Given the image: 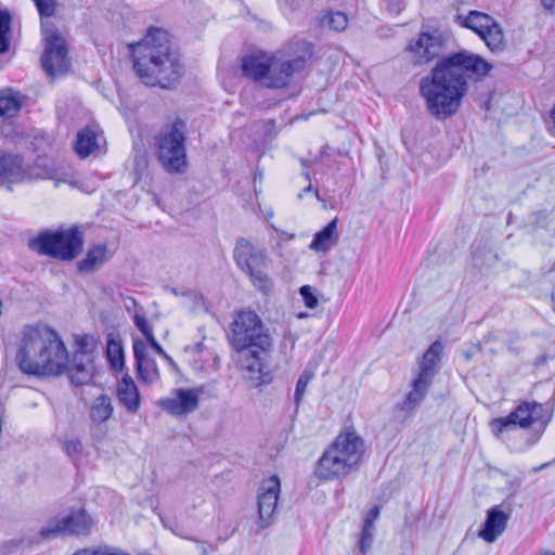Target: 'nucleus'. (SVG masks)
<instances>
[{
  "instance_id": "55",
  "label": "nucleus",
  "mask_w": 555,
  "mask_h": 555,
  "mask_svg": "<svg viewBox=\"0 0 555 555\" xmlns=\"http://www.w3.org/2000/svg\"><path fill=\"white\" fill-rule=\"evenodd\" d=\"M546 361V357H540L535 360V365H541L542 363H544Z\"/></svg>"
},
{
  "instance_id": "51",
  "label": "nucleus",
  "mask_w": 555,
  "mask_h": 555,
  "mask_svg": "<svg viewBox=\"0 0 555 555\" xmlns=\"http://www.w3.org/2000/svg\"><path fill=\"white\" fill-rule=\"evenodd\" d=\"M78 344V350L86 351L85 348L87 347L86 338H79L77 340Z\"/></svg>"
},
{
  "instance_id": "28",
  "label": "nucleus",
  "mask_w": 555,
  "mask_h": 555,
  "mask_svg": "<svg viewBox=\"0 0 555 555\" xmlns=\"http://www.w3.org/2000/svg\"><path fill=\"white\" fill-rule=\"evenodd\" d=\"M106 358L111 369L121 372L125 367V353L121 340L118 337L108 335L106 343Z\"/></svg>"
},
{
  "instance_id": "18",
  "label": "nucleus",
  "mask_w": 555,
  "mask_h": 555,
  "mask_svg": "<svg viewBox=\"0 0 555 555\" xmlns=\"http://www.w3.org/2000/svg\"><path fill=\"white\" fill-rule=\"evenodd\" d=\"M241 353L240 364L244 374L245 380L249 387L258 388L267 385L272 380L270 371L266 370L263 364V357L268 352H262L260 349H247L238 351Z\"/></svg>"
},
{
  "instance_id": "45",
  "label": "nucleus",
  "mask_w": 555,
  "mask_h": 555,
  "mask_svg": "<svg viewBox=\"0 0 555 555\" xmlns=\"http://www.w3.org/2000/svg\"><path fill=\"white\" fill-rule=\"evenodd\" d=\"M184 538L189 539V540H192V541H195L196 543H198L199 544V551H201L202 555H208L209 553L216 551V547L212 546L209 543H206V542H203V541H198L196 539L189 538V537H184Z\"/></svg>"
},
{
  "instance_id": "11",
  "label": "nucleus",
  "mask_w": 555,
  "mask_h": 555,
  "mask_svg": "<svg viewBox=\"0 0 555 555\" xmlns=\"http://www.w3.org/2000/svg\"><path fill=\"white\" fill-rule=\"evenodd\" d=\"M543 404L535 401H522L507 416L492 420L491 429L499 437L504 431L515 428H528L533 424H540L541 431L544 430L548 418Z\"/></svg>"
},
{
  "instance_id": "37",
  "label": "nucleus",
  "mask_w": 555,
  "mask_h": 555,
  "mask_svg": "<svg viewBox=\"0 0 555 555\" xmlns=\"http://www.w3.org/2000/svg\"><path fill=\"white\" fill-rule=\"evenodd\" d=\"M63 449L69 457L74 459L82 452L83 447L79 439L74 438L65 440Z\"/></svg>"
},
{
  "instance_id": "33",
  "label": "nucleus",
  "mask_w": 555,
  "mask_h": 555,
  "mask_svg": "<svg viewBox=\"0 0 555 555\" xmlns=\"http://www.w3.org/2000/svg\"><path fill=\"white\" fill-rule=\"evenodd\" d=\"M313 378V373L310 371H304L297 383L295 388V395H294V401L296 405H299L302 401L304 395L306 392L307 386L310 383V380Z\"/></svg>"
},
{
  "instance_id": "23",
  "label": "nucleus",
  "mask_w": 555,
  "mask_h": 555,
  "mask_svg": "<svg viewBox=\"0 0 555 555\" xmlns=\"http://www.w3.org/2000/svg\"><path fill=\"white\" fill-rule=\"evenodd\" d=\"M508 519L509 514L503 512L500 506L491 507L478 535L486 542H494L504 532Z\"/></svg>"
},
{
  "instance_id": "5",
  "label": "nucleus",
  "mask_w": 555,
  "mask_h": 555,
  "mask_svg": "<svg viewBox=\"0 0 555 555\" xmlns=\"http://www.w3.org/2000/svg\"><path fill=\"white\" fill-rule=\"evenodd\" d=\"M186 124L181 118L165 124L154 137L156 157L169 173H182L186 168Z\"/></svg>"
},
{
  "instance_id": "48",
  "label": "nucleus",
  "mask_w": 555,
  "mask_h": 555,
  "mask_svg": "<svg viewBox=\"0 0 555 555\" xmlns=\"http://www.w3.org/2000/svg\"><path fill=\"white\" fill-rule=\"evenodd\" d=\"M378 515H379V507L374 506L367 513L366 518L371 519V521L374 522L376 520V518L378 517Z\"/></svg>"
},
{
  "instance_id": "56",
  "label": "nucleus",
  "mask_w": 555,
  "mask_h": 555,
  "mask_svg": "<svg viewBox=\"0 0 555 555\" xmlns=\"http://www.w3.org/2000/svg\"><path fill=\"white\" fill-rule=\"evenodd\" d=\"M262 177H263L262 171L257 170V171L255 172V180H257V179L261 180V179H262Z\"/></svg>"
},
{
  "instance_id": "52",
  "label": "nucleus",
  "mask_w": 555,
  "mask_h": 555,
  "mask_svg": "<svg viewBox=\"0 0 555 555\" xmlns=\"http://www.w3.org/2000/svg\"><path fill=\"white\" fill-rule=\"evenodd\" d=\"M373 524L371 519L365 517L364 525L362 529L373 530Z\"/></svg>"
},
{
  "instance_id": "54",
  "label": "nucleus",
  "mask_w": 555,
  "mask_h": 555,
  "mask_svg": "<svg viewBox=\"0 0 555 555\" xmlns=\"http://www.w3.org/2000/svg\"><path fill=\"white\" fill-rule=\"evenodd\" d=\"M311 191H313V189H312V185H311V184H309L307 188H305V189L302 190V192H301V193H299V195H298V196H299V197H302V194H304V193H308V192H311Z\"/></svg>"
},
{
  "instance_id": "42",
  "label": "nucleus",
  "mask_w": 555,
  "mask_h": 555,
  "mask_svg": "<svg viewBox=\"0 0 555 555\" xmlns=\"http://www.w3.org/2000/svg\"><path fill=\"white\" fill-rule=\"evenodd\" d=\"M133 322H134V325L138 327L139 331L144 330V327H146L149 325V322H147V320H146V318L144 315L142 307L139 308V311L134 312Z\"/></svg>"
},
{
  "instance_id": "46",
  "label": "nucleus",
  "mask_w": 555,
  "mask_h": 555,
  "mask_svg": "<svg viewBox=\"0 0 555 555\" xmlns=\"http://www.w3.org/2000/svg\"><path fill=\"white\" fill-rule=\"evenodd\" d=\"M479 351V345H472L469 348L463 351V356L465 357L466 360H470Z\"/></svg>"
},
{
  "instance_id": "27",
  "label": "nucleus",
  "mask_w": 555,
  "mask_h": 555,
  "mask_svg": "<svg viewBox=\"0 0 555 555\" xmlns=\"http://www.w3.org/2000/svg\"><path fill=\"white\" fill-rule=\"evenodd\" d=\"M337 218L328 222L321 231L314 234L310 248L315 251L327 253L336 241Z\"/></svg>"
},
{
  "instance_id": "35",
  "label": "nucleus",
  "mask_w": 555,
  "mask_h": 555,
  "mask_svg": "<svg viewBox=\"0 0 555 555\" xmlns=\"http://www.w3.org/2000/svg\"><path fill=\"white\" fill-rule=\"evenodd\" d=\"M41 17H52L55 14V0H33Z\"/></svg>"
},
{
  "instance_id": "38",
  "label": "nucleus",
  "mask_w": 555,
  "mask_h": 555,
  "mask_svg": "<svg viewBox=\"0 0 555 555\" xmlns=\"http://www.w3.org/2000/svg\"><path fill=\"white\" fill-rule=\"evenodd\" d=\"M299 293L307 308L313 309L318 306L319 301L311 286H301Z\"/></svg>"
},
{
  "instance_id": "50",
  "label": "nucleus",
  "mask_w": 555,
  "mask_h": 555,
  "mask_svg": "<svg viewBox=\"0 0 555 555\" xmlns=\"http://www.w3.org/2000/svg\"><path fill=\"white\" fill-rule=\"evenodd\" d=\"M473 261H474V264L476 267H483L485 266L483 261H479V255H478L477 251H474V254H473Z\"/></svg>"
},
{
  "instance_id": "13",
  "label": "nucleus",
  "mask_w": 555,
  "mask_h": 555,
  "mask_svg": "<svg viewBox=\"0 0 555 555\" xmlns=\"http://www.w3.org/2000/svg\"><path fill=\"white\" fill-rule=\"evenodd\" d=\"M455 22L477 34L492 52L505 49L503 29L491 15L472 10L467 15L457 14Z\"/></svg>"
},
{
  "instance_id": "36",
  "label": "nucleus",
  "mask_w": 555,
  "mask_h": 555,
  "mask_svg": "<svg viewBox=\"0 0 555 555\" xmlns=\"http://www.w3.org/2000/svg\"><path fill=\"white\" fill-rule=\"evenodd\" d=\"M327 24L330 28L336 31H343L348 25L347 15L343 12H335L328 16Z\"/></svg>"
},
{
  "instance_id": "59",
  "label": "nucleus",
  "mask_w": 555,
  "mask_h": 555,
  "mask_svg": "<svg viewBox=\"0 0 555 555\" xmlns=\"http://www.w3.org/2000/svg\"><path fill=\"white\" fill-rule=\"evenodd\" d=\"M98 429H99V427H96V428H94V429L92 428V433H91V436H92V437H95V433H94V430H98Z\"/></svg>"
},
{
  "instance_id": "10",
  "label": "nucleus",
  "mask_w": 555,
  "mask_h": 555,
  "mask_svg": "<svg viewBox=\"0 0 555 555\" xmlns=\"http://www.w3.org/2000/svg\"><path fill=\"white\" fill-rule=\"evenodd\" d=\"M233 254L236 266L249 276L253 286L264 295L270 294L273 283L264 272L266 251L254 247L246 238H238Z\"/></svg>"
},
{
  "instance_id": "16",
  "label": "nucleus",
  "mask_w": 555,
  "mask_h": 555,
  "mask_svg": "<svg viewBox=\"0 0 555 555\" xmlns=\"http://www.w3.org/2000/svg\"><path fill=\"white\" fill-rule=\"evenodd\" d=\"M26 180L50 179L57 186L61 182H69L73 178L70 166L48 156H38L33 165L26 166Z\"/></svg>"
},
{
  "instance_id": "29",
  "label": "nucleus",
  "mask_w": 555,
  "mask_h": 555,
  "mask_svg": "<svg viewBox=\"0 0 555 555\" xmlns=\"http://www.w3.org/2000/svg\"><path fill=\"white\" fill-rule=\"evenodd\" d=\"M107 247L105 244H98L91 247L87 256L80 260L77 264L80 272H92L98 264L103 263L106 260Z\"/></svg>"
},
{
  "instance_id": "22",
  "label": "nucleus",
  "mask_w": 555,
  "mask_h": 555,
  "mask_svg": "<svg viewBox=\"0 0 555 555\" xmlns=\"http://www.w3.org/2000/svg\"><path fill=\"white\" fill-rule=\"evenodd\" d=\"M26 165L17 154H0V184L16 183L26 180Z\"/></svg>"
},
{
  "instance_id": "1",
  "label": "nucleus",
  "mask_w": 555,
  "mask_h": 555,
  "mask_svg": "<svg viewBox=\"0 0 555 555\" xmlns=\"http://www.w3.org/2000/svg\"><path fill=\"white\" fill-rule=\"evenodd\" d=\"M492 65L478 54L462 50L441 57L420 80L426 111L437 120L454 116L467 92V73L486 76Z\"/></svg>"
},
{
  "instance_id": "31",
  "label": "nucleus",
  "mask_w": 555,
  "mask_h": 555,
  "mask_svg": "<svg viewBox=\"0 0 555 555\" xmlns=\"http://www.w3.org/2000/svg\"><path fill=\"white\" fill-rule=\"evenodd\" d=\"M11 21L10 12L8 10H0V54L9 50Z\"/></svg>"
},
{
  "instance_id": "25",
  "label": "nucleus",
  "mask_w": 555,
  "mask_h": 555,
  "mask_svg": "<svg viewBox=\"0 0 555 555\" xmlns=\"http://www.w3.org/2000/svg\"><path fill=\"white\" fill-rule=\"evenodd\" d=\"M117 398L129 413H137L140 409L139 390L130 376H124L118 383Z\"/></svg>"
},
{
  "instance_id": "57",
  "label": "nucleus",
  "mask_w": 555,
  "mask_h": 555,
  "mask_svg": "<svg viewBox=\"0 0 555 555\" xmlns=\"http://www.w3.org/2000/svg\"><path fill=\"white\" fill-rule=\"evenodd\" d=\"M483 254L488 256L489 260L495 258V255H493L490 250H486Z\"/></svg>"
},
{
  "instance_id": "12",
  "label": "nucleus",
  "mask_w": 555,
  "mask_h": 555,
  "mask_svg": "<svg viewBox=\"0 0 555 555\" xmlns=\"http://www.w3.org/2000/svg\"><path fill=\"white\" fill-rule=\"evenodd\" d=\"M93 525L92 518L85 509L72 513L70 515L57 520L55 524H49L38 533L31 537H24L18 541L23 547H31L40 543L42 540H49L60 534H87Z\"/></svg>"
},
{
  "instance_id": "53",
  "label": "nucleus",
  "mask_w": 555,
  "mask_h": 555,
  "mask_svg": "<svg viewBox=\"0 0 555 555\" xmlns=\"http://www.w3.org/2000/svg\"><path fill=\"white\" fill-rule=\"evenodd\" d=\"M170 293L173 294L175 296H181V293L184 291V289H179V288H176V287H171L169 288Z\"/></svg>"
},
{
  "instance_id": "61",
  "label": "nucleus",
  "mask_w": 555,
  "mask_h": 555,
  "mask_svg": "<svg viewBox=\"0 0 555 555\" xmlns=\"http://www.w3.org/2000/svg\"><path fill=\"white\" fill-rule=\"evenodd\" d=\"M542 555H555V553H550V552H547V553H544V554H542Z\"/></svg>"
},
{
  "instance_id": "2",
  "label": "nucleus",
  "mask_w": 555,
  "mask_h": 555,
  "mask_svg": "<svg viewBox=\"0 0 555 555\" xmlns=\"http://www.w3.org/2000/svg\"><path fill=\"white\" fill-rule=\"evenodd\" d=\"M129 49L135 74L144 85L170 89L180 81L183 65L166 30L150 28L144 38L129 44Z\"/></svg>"
},
{
  "instance_id": "43",
  "label": "nucleus",
  "mask_w": 555,
  "mask_h": 555,
  "mask_svg": "<svg viewBox=\"0 0 555 555\" xmlns=\"http://www.w3.org/2000/svg\"><path fill=\"white\" fill-rule=\"evenodd\" d=\"M157 354H159L160 357H163L167 363L172 367V369H177V363L173 361V359L167 354V352L164 350V348L159 345L158 341H156V348H152Z\"/></svg>"
},
{
  "instance_id": "20",
  "label": "nucleus",
  "mask_w": 555,
  "mask_h": 555,
  "mask_svg": "<svg viewBox=\"0 0 555 555\" xmlns=\"http://www.w3.org/2000/svg\"><path fill=\"white\" fill-rule=\"evenodd\" d=\"M68 372L70 382L75 385H87L93 377V362L87 351L77 350L72 361L67 359L65 371Z\"/></svg>"
},
{
  "instance_id": "4",
  "label": "nucleus",
  "mask_w": 555,
  "mask_h": 555,
  "mask_svg": "<svg viewBox=\"0 0 555 555\" xmlns=\"http://www.w3.org/2000/svg\"><path fill=\"white\" fill-rule=\"evenodd\" d=\"M364 450L363 440L354 433L339 434L319 459L315 475L323 480L346 477L360 466Z\"/></svg>"
},
{
  "instance_id": "24",
  "label": "nucleus",
  "mask_w": 555,
  "mask_h": 555,
  "mask_svg": "<svg viewBox=\"0 0 555 555\" xmlns=\"http://www.w3.org/2000/svg\"><path fill=\"white\" fill-rule=\"evenodd\" d=\"M271 56L266 53H250L242 59L241 69L245 77L254 81L266 80L270 72Z\"/></svg>"
},
{
  "instance_id": "21",
  "label": "nucleus",
  "mask_w": 555,
  "mask_h": 555,
  "mask_svg": "<svg viewBox=\"0 0 555 555\" xmlns=\"http://www.w3.org/2000/svg\"><path fill=\"white\" fill-rule=\"evenodd\" d=\"M133 356L139 377L146 384H153L159 378L156 361L146 354V344L142 339L133 340Z\"/></svg>"
},
{
  "instance_id": "19",
  "label": "nucleus",
  "mask_w": 555,
  "mask_h": 555,
  "mask_svg": "<svg viewBox=\"0 0 555 555\" xmlns=\"http://www.w3.org/2000/svg\"><path fill=\"white\" fill-rule=\"evenodd\" d=\"M176 398H166L159 401V406L171 415L180 416L194 412L198 406L197 390L177 389Z\"/></svg>"
},
{
  "instance_id": "30",
  "label": "nucleus",
  "mask_w": 555,
  "mask_h": 555,
  "mask_svg": "<svg viewBox=\"0 0 555 555\" xmlns=\"http://www.w3.org/2000/svg\"><path fill=\"white\" fill-rule=\"evenodd\" d=\"M114 408L108 396L101 395L93 401L90 410L91 421L100 425L111 418Z\"/></svg>"
},
{
  "instance_id": "60",
  "label": "nucleus",
  "mask_w": 555,
  "mask_h": 555,
  "mask_svg": "<svg viewBox=\"0 0 555 555\" xmlns=\"http://www.w3.org/2000/svg\"><path fill=\"white\" fill-rule=\"evenodd\" d=\"M540 436H537L534 439H532V441L530 442V444H533L535 443V441L539 439Z\"/></svg>"
},
{
  "instance_id": "7",
  "label": "nucleus",
  "mask_w": 555,
  "mask_h": 555,
  "mask_svg": "<svg viewBox=\"0 0 555 555\" xmlns=\"http://www.w3.org/2000/svg\"><path fill=\"white\" fill-rule=\"evenodd\" d=\"M229 340L236 351L257 348L262 352H269L273 341L270 330L254 310L235 313L230 325Z\"/></svg>"
},
{
  "instance_id": "3",
  "label": "nucleus",
  "mask_w": 555,
  "mask_h": 555,
  "mask_svg": "<svg viewBox=\"0 0 555 555\" xmlns=\"http://www.w3.org/2000/svg\"><path fill=\"white\" fill-rule=\"evenodd\" d=\"M68 352L59 334L49 326H26L16 363L27 375L56 376L65 372Z\"/></svg>"
},
{
  "instance_id": "17",
  "label": "nucleus",
  "mask_w": 555,
  "mask_h": 555,
  "mask_svg": "<svg viewBox=\"0 0 555 555\" xmlns=\"http://www.w3.org/2000/svg\"><path fill=\"white\" fill-rule=\"evenodd\" d=\"M279 494L280 480L276 476H271L263 480L257 495V509L260 529H264L273 524Z\"/></svg>"
},
{
  "instance_id": "41",
  "label": "nucleus",
  "mask_w": 555,
  "mask_h": 555,
  "mask_svg": "<svg viewBox=\"0 0 555 555\" xmlns=\"http://www.w3.org/2000/svg\"><path fill=\"white\" fill-rule=\"evenodd\" d=\"M522 485V478H515L513 480H508L506 483L505 491L507 492L508 499H514L518 494L519 489Z\"/></svg>"
},
{
  "instance_id": "26",
  "label": "nucleus",
  "mask_w": 555,
  "mask_h": 555,
  "mask_svg": "<svg viewBox=\"0 0 555 555\" xmlns=\"http://www.w3.org/2000/svg\"><path fill=\"white\" fill-rule=\"evenodd\" d=\"M99 149V132L94 127H86L77 133L75 144L76 153L81 157H88L94 150Z\"/></svg>"
},
{
  "instance_id": "14",
  "label": "nucleus",
  "mask_w": 555,
  "mask_h": 555,
  "mask_svg": "<svg viewBox=\"0 0 555 555\" xmlns=\"http://www.w3.org/2000/svg\"><path fill=\"white\" fill-rule=\"evenodd\" d=\"M446 49L447 38L439 30H433L418 33L408 42L404 51L414 65L422 66L444 57Z\"/></svg>"
},
{
  "instance_id": "9",
  "label": "nucleus",
  "mask_w": 555,
  "mask_h": 555,
  "mask_svg": "<svg viewBox=\"0 0 555 555\" xmlns=\"http://www.w3.org/2000/svg\"><path fill=\"white\" fill-rule=\"evenodd\" d=\"M83 233L78 225L68 229L60 228L56 231H44L30 240L29 247L38 254L69 261L82 250Z\"/></svg>"
},
{
  "instance_id": "15",
  "label": "nucleus",
  "mask_w": 555,
  "mask_h": 555,
  "mask_svg": "<svg viewBox=\"0 0 555 555\" xmlns=\"http://www.w3.org/2000/svg\"><path fill=\"white\" fill-rule=\"evenodd\" d=\"M44 50L40 62L43 72L49 77H56L69 70L70 63L67 56L65 40L55 29L42 28Z\"/></svg>"
},
{
  "instance_id": "44",
  "label": "nucleus",
  "mask_w": 555,
  "mask_h": 555,
  "mask_svg": "<svg viewBox=\"0 0 555 555\" xmlns=\"http://www.w3.org/2000/svg\"><path fill=\"white\" fill-rule=\"evenodd\" d=\"M140 332L145 337V339H146L147 344L150 345V347L151 348H156V341L157 340L154 337V334H153V331H152L150 324L146 327H144V330H142Z\"/></svg>"
},
{
  "instance_id": "47",
  "label": "nucleus",
  "mask_w": 555,
  "mask_h": 555,
  "mask_svg": "<svg viewBox=\"0 0 555 555\" xmlns=\"http://www.w3.org/2000/svg\"><path fill=\"white\" fill-rule=\"evenodd\" d=\"M132 307L135 309V311H139V308H140L141 306H139V304L137 302V300H135L134 298H132V297H128V298H127V300H126V302H125V308H126L128 311H130Z\"/></svg>"
},
{
  "instance_id": "39",
  "label": "nucleus",
  "mask_w": 555,
  "mask_h": 555,
  "mask_svg": "<svg viewBox=\"0 0 555 555\" xmlns=\"http://www.w3.org/2000/svg\"><path fill=\"white\" fill-rule=\"evenodd\" d=\"M385 10L391 15H398L405 8L404 0H382Z\"/></svg>"
},
{
  "instance_id": "49",
  "label": "nucleus",
  "mask_w": 555,
  "mask_h": 555,
  "mask_svg": "<svg viewBox=\"0 0 555 555\" xmlns=\"http://www.w3.org/2000/svg\"><path fill=\"white\" fill-rule=\"evenodd\" d=\"M544 9L552 11L555 8V0H541Z\"/></svg>"
},
{
  "instance_id": "58",
  "label": "nucleus",
  "mask_w": 555,
  "mask_h": 555,
  "mask_svg": "<svg viewBox=\"0 0 555 555\" xmlns=\"http://www.w3.org/2000/svg\"><path fill=\"white\" fill-rule=\"evenodd\" d=\"M304 177H305L307 180H310V176H309V173H308V172H305V173H304Z\"/></svg>"
},
{
  "instance_id": "6",
  "label": "nucleus",
  "mask_w": 555,
  "mask_h": 555,
  "mask_svg": "<svg viewBox=\"0 0 555 555\" xmlns=\"http://www.w3.org/2000/svg\"><path fill=\"white\" fill-rule=\"evenodd\" d=\"M442 354L443 344L440 340H435L424 352L418 363L420 371L412 383L411 391L403 401L396 405V411L402 414L403 420L410 417L425 399L434 377L441 366Z\"/></svg>"
},
{
  "instance_id": "34",
  "label": "nucleus",
  "mask_w": 555,
  "mask_h": 555,
  "mask_svg": "<svg viewBox=\"0 0 555 555\" xmlns=\"http://www.w3.org/2000/svg\"><path fill=\"white\" fill-rule=\"evenodd\" d=\"M20 108L21 103L14 95H0V115L12 116Z\"/></svg>"
},
{
  "instance_id": "32",
  "label": "nucleus",
  "mask_w": 555,
  "mask_h": 555,
  "mask_svg": "<svg viewBox=\"0 0 555 555\" xmlns=\"http://www.w3.org/2000/svg\"><path fill=\"white\" fill-rule=\"evenodd\" d=\"M181 297L185 298L182 306L191 311H197L204 308V296L195 289L183 291Z\"/></svg>"
},
{
  "instance_id": "8",
  "label": "nucleus",
  "mask_w": 555,
  "mask_h": 555,
  "mask_svg": "<svg viewBox=\"0 0 555 555\" xmlns=\"http://www.w3.org/2000/svg\"><path fill=\"white\" fill-rule=\"evenodd\" d=\"M313 47L305 40H295L271 56L268 88L286 87L292 77L301 70L312 57Z\"/></svg>"
},
{
  "instance_id": "40",
  "label": "nucleus",
  "mask_w": 555,
  "mask_h": 555,
  "mask_svg": "<svg viewBox=\"0 0 555 555\" xmlns=\"http://www.w3.org/2000/svg\"><path fill=\"white\" fill-rule=\"evenodd\" d=\"M373 540L372 530L362 529L361 537L359 541V547L362 555L366 553V550L370 547Z\"/></svg>"
},
{
  "instance_id": "62",
  "label": "nucleus",
  "mask_w": 555,
  "mask_h": 555,
  "mask_svg": "<svg viewBox=\"0 0 555 555\" xmlns=\"http://www.w3.org/2000/svg\"><path fill=\"white\" fill-rule=\"evenodd\" d=\"M176 533V535H180V537H183L180 532L178 531H173Z\"/></svg>"
}]
</instances>
